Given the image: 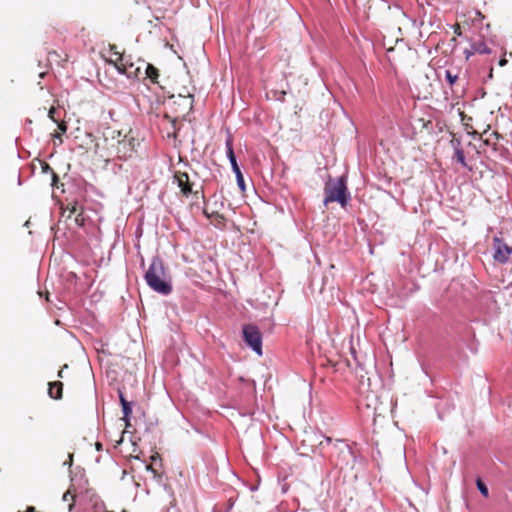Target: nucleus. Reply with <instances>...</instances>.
I'll return each mask as SVG.
<instances>
[{
	"mask_svg": "<svg viewBox=\"0 0 512 512\" xmlns=\"http://www.w3.org/2000/svg\"><path fill=\"white\" fill-rule=\"evenodd\" d=\"M144 279L149 288L158 294L167 296L172 292L171 278L159 256L152 258Z\"/></svg>",
	"mask_w": 512,
	"mask_h": 512,
	"instance_id": "obj_1",
	"label": "nucleus"
},
{
	"mask_svg": "<svg viewBox=\"0 0 512 512\" xmlns=\"http://www.w3.org/2000/svg\"><path fill=\"white\" fill-rule=\"evenodd\" d=\"M109 63L113 64L119 74L125 75L128 79H138L142 75L144 67V61L138 60L135 63L131 56L119 52L112 53Z\"/></svg>",
	"mask_w": 512,
	"mask_h": 512,
	"instance_id": "obj_2",
	"label": "nucleus"
},
{
	"mask_svg": "<svg viewBox=\"0 0 512 512\" xmlns=\"http://www.w3.org/2000/svg\"><path fill=\"white\" fill-rule=\"evenodd\" d=\"M325 198L324 205L329 202H338L342 207H345L350 196L347 195V181L344 177H338L336 180L329 178L325 183Z\"/></svg>",
	"mask_w": 512,
	"mask_h": 512,
	"instance_id": "obj_3",
	"label": "nucleus"
},
{
	"mask_svg": "<svg viewBox=\"0 0 512 512\" xmlns=\"http://www.w3.org/2000/svg\"><path fill=\"white\" fill-rule=\"evenodd\" d=\"M243 338L245 343L258 355L262 356V335L255 325L243 326Z\"/></svg>",
	"mask_w": 512,
	"mask_h": 512,
	"instance_id": "obj_4",
	"label": "nucleus"
},
{
	"mask_svg": "<svg viewBox=\"0 0 512 512\" xmlns=\"http://www.w3.org/2000/svg\"><path fill=\"white\" fill-rule=\"evenodd\" d=\"M512 254V247L506 245L498 237L494 238V259L500 263H506Z\"/></svg>",
	"mask_w": 512,
	"mask_h": 512,
	"instance_id": "obj_5",
	"label": "nucleus"
},
{
	"mask_svg": "<svg viewBox=\"0 0 512 512\" xmlns=\"http://www.w3.org/2000/svg\"><path fill=\"white\" fill-rule=\"evenodd\" d=\"M117 157L121 160H127L131 158L134 152V138H128L125 136L122 140L118 141L117 145Z\"/></svg>",
	"mask_w": 512,
	"mask_h": 512,
	"instance_id": "obj_6",
	"label": "nucleus"
},
{
	"mask_svg": "<svg viewBox=\"0 0 512 512\" xmlns=\"http://www.w3.org/2000/svg\"><path fill=\"white\" fill-rule=\"evenodd\" d=\"M225 148H226V156L230 162V165H231V168H232V171L235 173V172H238V171H241L239 166H238V163H237V160H236V156L234 154V150H233V140H232V137L230 134H228L227 138H226V141H225Z\"/></svg>",
	"mask_w": 512,
	"mask_h": 512,
	"instance_id": "obj_7",
	"label": "nucleus"
},
{
	"mask_svg": "<svg viewBox=\"0 0 512 512\" xmlns=\"http://www.w3.org/2000/svg\"><path fill=\"white\" fill-rule=\"evenodd\" d=\"M119 398L122 406L123 420L126 422V426H128L129 418L132 413V405L125 399L124 395L121 392L119 393Z\"/></svg>",
	"mask_w": 512,
	"mask_h": 512,
	"instance_id": "obj_8",
	"label": "nucleus"
},
{
	"mask_svg": "<svg viewBox=\"0 0 512 512\" xmlns=\"http://www.w3.org/2000/svg\"><path fill=\"white\" fill-rule=\"evenodd\" d=\"M143 73L146 75L147 78L151 80L152 83H157L159 73L157 68H155L152 64L144 62L142 74Z\"/></svg>",
	"mask_w": 512,
	"mask_h": 512,
	"instance_id": "obj_9",
	"label": "nucleus"
},
{
	"mask_svg": "<svg viewBox=\"0 0 512 512\" xmlns=\"http://www.w3.org/2000/svg\"><path fill=\"white\" fill-rule=\"evenodd\" d=\"M177 182H178V187L180 188L181 192L185 196H188L191 193L192 189H191L190 184L188 183L187 174H182V175L178 176Z\"/></svg>",
	"mask_w": 512,
	"mask_h": 512,
	"instance_id": "obj_10",
	"label": "nucleus"
},
{
	"mask_svg": "<svg viewBox=\"0 0 512 512\" xmlns=\"http://www.w3.org/2000/svg\"><path fill=\"white\" fill-rule=\"evenodd\" d=\"M48 393L50 397L54 399H60L62 396V383L61 382H53L49 384Z\"/></svg>",
	"mask_w": 512,
	"mask_h": 512,
	"instance_id": "obj_11",
	"label": "nucleus"
},
{
	"mask_svg": "<svg viewBox=\"0 0 512 512\" xmlns=\"http://www.w3.org/2000/svg\"><path fill=\"white\" fill-rule=\"evenodd\" d=\"M471 53L490 54V48L483 41L475 42L471 45Z\"/></svg>",
	"mask_w": 512,
	"mask_h": 512,
	"instance_id": "obj_12",
	"label": "nucleus"
},
{
	"mask_svg": "<svg viewBox=\"0 0 512 512\" xmlns=\"http://www.w3.org/2000/svg\"><path fill=\"white\" fill-rule=\"evenodd\" d=\"M445 79L449 83V85H453L457 81L458 75L453 73L451 70H446Z\"/></svg>",
	"mask_w": 512,
	"mask_h": 512,
	"instance_id": "obj_13",
	"label": "nucleus"
},
{
	"mask_svg": "<svg viewBox=\"0 0 512 512\" xmlns=\"http://www.w3.org/2000/svg\"><path fill=\"white\" fill-rule=\"evenodd\" d=\"M234 174H235L237 185H238L239 189L241 191H245L246 187H245V181H244L242 172L238 171V172H235Z\"/></svg>",
	"mask_w": 512,
	"mask_h": 512,
	"instance_id": "obj_14",
	"label": "nucleus"
},
{
	"mask_svg": "<svg viewBox=\"0 0 512 512\" xmlns=\"http://www.w3.org/2000/svg\"><path fill=\"white\" fill-rule=\"evenodd\" d=\"M476 485H477V488H478L479 492L484 497H487L488 496V488H487V486L481 480H477Z\"/></svg>",
	"mask_w": 512,
	"mask_h": 512,
	"instance_id": "obj_15",
	"label": "nucleus"
},
{
	"mask_svg": "<svg viewBox=\"0 0 512 512\" xmlns=\"http://www.w3.org/2000/svg\"><path fill=\"white\" fill-rule=\"evenodd\" d=\"M455 156H456L457 161L461 165L466 166L465 156H464V153H463V151L461 149H456Z\"/></svg>",
	"mask_w": 512,
	"mask_h": 512,
	"instance_id": "obj_16",
	"label": "nucleus"
},
{
	"mask_svg": "<svg viewBox=\"0 0 512 512\" xmlns=\"http://www.w3.org/2000/svg\"><path fill=\"white\" fill-rule=\"evenodd\" d=\"M350 353H351L352 357L354 358V360H355L356 364H357L358 366H361V361H360V359L358 358L357 353H356V350H355V348H354L353 346H351V347H350Z\"/></svg>",
	"mask_w": 512,
	"mask_h": 512,
	"instance_id": "obj_17",
	"label": "nucleus"
},
{
	"mask_svg": "<svg viewBox=\"0 0 512 512\" xmlns=\"http://www.w3.org/2000/svg\"><path fill=\"white\" fill-rule=\"evenodd\" d=\"M58 129L61 133H65L67 130V126L64 122L58 123Z\"/></svg>",
	"mask_w": 512,
	"mask_h": 512,
	"instance_id": "obj_18",
	"label": "nucleus"
},
{
	"mask_svg": "<svg viewBox=\"0 0 512 512\" xmlns=\"http://www.w3.org/2000/svg\"><path fill=\"white\" fill-rule=\"evenodd\" d=\"M54 113H55V108L54 107L50 108L49 112H48V117L56 122V120L54 119V116H53Z\"/></svg>",
	"mask_w": 512,
	"mask_h": 512,
	"instance_id": "obj_19",
	"label": "nucleus"
},
{
	"mask_svg": "<svg viewBox=\"0 0 512 512\" xmlns=\"http://www.w3.org/2000/svg\"><path fill=\"white\" fill-rule=\"evenodd\" d=\"M53 138H54V139H57V140L59 141V143H60V144L62 143L61 133H55V134H53Z\"/></svg>",
	"mask_w": 512,
	"mask_h": 512,
	"instance_id": "obj_20",
	"label": "nucleus"
},
{
	"mask_svg": "<svg viewBox=\"0 0 512 512\" xmlns=\"http://www.w3.org/2000/svg\"><path fill=\"white\" fill-rule=\"evenodd\" d=\"M184 100L188 102L190 107L192 106V96L191 95L184 97Z\"/></svg>",
	"mask_w": 512,
	"mask_h": 512,
	"instance_id": "obj_21",
	"label": "nucleus"
},
{
	"mask_svg": "<svg viewBox=\"0 0 512 512\" xmlns=\"http://www.w3.org/2000/svg\"><path fill=\"white\" fill-rule=\"evenodd\" d=\"M475 53H471V49L470 50H466L465 51V56H466V59H469L472 55H474Z\"/></svg>",
	"mask_w": 512,
	"mask_h": 512,
	"instance_id": "obj_22",
	"label": "nucleus"
},
{
	"mask_svg": "<svg viewBox=\"0 0 512 512\" xmlns=\"http://www.w3.org/2000/svg\"><path fill=\"white\" fill-rule=\"evenodd\" d=\"M72 457H73V456L70 454V455H69V460H68V461H65V462H64V464H65V465H68V466H71V465H72Z\"/></svg>",
	"mask_w": 512,
	"mask_h": 512,
	"instance_id": "obj_23",
	"label": "nucleus"
},
{
	"mask_svg": "<svg viewBox=\"0 0 512 512\" xmlns=\"http://www.w3.org/2000/svg\"><path fill=\"white\" fill-rule=\"evenodd\" d=\"M322 438L324 439V441L327 443V444H330L332 442V439L330 437H326V436H323L321 435Z\"/></svg>",
	"mask_w": 512,
	"mask_h": 512,
	"instance_id": "obj_24",
	"label": "nucleus"
},
{
	"mask_svg": "<svg viewBox=\"0 0 512 512\" xmlns=\"http://www.w3.org/2000/svg\"><path fill=\"white\" fill-rule=\"evenodd\" d=\"M69 496H70V493H69V492L64 493V495H63V500H64V501H68Z\"/></svg>",
	"mask_w": 512,
	"mask_h": 512,
	"instance_id": "obj_25",
	"label": "nucleus"
},
{
	"mask_svg": "<svg viewBox=\"0 0 512 512\" xmlns=\"http://www.w3.org/2000/svg\"><path fill=\"white\" fill-rule=\"evenodd\" d=\"M233 505H234V504H233V502H230V503L228 504V507H227V509H226V511H225V512H230V511H231V509H232V507H233Z\"/></svg>",
	"mask_w": 512,
	"mask_h": 512,
	"instance_id": "obj_26",
	"label": "nucleus"
},
{
	"mask_svg": "<svg viewBox=\"0 0 512 512\" xmlns=\"http://www.w3.org/2000/svg\"><path fill=\"white\" fill-rule=\"evenodd\" d=\"M506 63H507V60H506V59H501V60L499 61V65H500V66H505V65H506Z\"/></svg>",
	"mask_w": 512,
	"mask_h": 512,
	"instance_id": "obj_27",
	"label": "nucleus"
},
{
	"mask_svg": "<svg viewBox=\"0 0 512 512\" xmlns=\"http://www.w3.org/2000/svg\"><path fill=\"white\" fill-rule=\"evenodd\" d=\"M26 512H34V508L33 507H29Z\"/></svg>",
	"mask_w": 512,
	"mask_h": 512,
	"instance_id": "obj_28",
	"label": "nucleus"
},
{
	"mask_svg": "<svg viewBox=\"0 0 512 512\" xmlns=\"http://www.w3.org/2000/svg\"><path fill=\"white\" fill-rule=\"evenodd\" d=\"M96 448H97V450H100V449H101V444H100V443H97V444H96Z\"/></svg>",
	"mask_w": 512,
	"mask_h": 512,
	"instance_id": "obj_29",
	"label": "nucleus"
},
{
	"mask_svg": "<svg viewBox=\"0 0 512 512\" xmlns=\"http://www.w3.org/2000/svg\"><path fill=\"white\" fill-rule=\"evenodd\" d=\"M58 375H59L60 377H62V376H63L62 371H60Z\"/></svg>",
	"mask_w": 512,
	"mask_h": 512,
	"instance_id": "obj_30",
	"label": "nucleus"
},
{
	"mask_svg": "<svg viewBox=\"0 0 512 512\" xmlns=\"http://www.w3.org/2000/svg\"><path fill=\"white\" fill-rule=\"evenodd\" d=\"M511 89H512V84H511ZM511 95H512V93H511Z\"/></svg>",
	"mask_w": 512,
	"mask_h": 512,
	"instance_id": "obj_31",
	"label": "nucleus"
}]
</instances>
